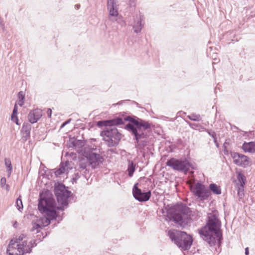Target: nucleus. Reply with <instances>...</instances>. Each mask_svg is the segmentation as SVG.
I'll list each match as a JSON object with an SVG mask.
<instances>
[{
	"label": "nucleus",
	"mask_w": 255,
	"mask_h": 255,
	"mask_svg": "<svg viewBox=\"0 0 255 255\" xmlns=\"http://www.w3.org/2000/svg\"><path fill=\"white\" fill-rule=\"evenodd\" d=\"M42 116V112L40 110L35 109L29 112L28 119L31 124L35 123Z\"/></svg>",
	"instance_id": "nucleus-16"
},
{
	"label": "nucleus",
	"mask_w": 255,
	"mask_h": 255,
	"mask_svg": "<svg viewBox=\"0 0 255 255\" xmlns=\"http://www.w3.org/2000/svg\"><path fill=\"white\" fill-rule=\"evenodd\" d=\"M70 162L68 161H66L64 163H61L60 165L59 168L55 171V174L56 176H60L61 174L67 172L69 171V165Z\"/></svg>",
	"instance_id": "nucleus-18"
},
{
	"label": "nucleus",
	"mask_w": 255,
	"mask_h": 255,
	"mask_svg": "<svg viewBox=\"0 0 255 255\" xmlns=\"http://www.w3.org/2000/svg\"><path fill=\"white\" fill-rule=\"evenodd\" d=\"M237 179L239 182L240 183V185L244 186L245 184L246 177L242 173L239 172L238 173Z\"/></svg>",
	"instance_id": "nucleus-23"
},
{
	"label": "nucleus",
	"mask_w": 255,
	"mask_h": 255,
	"mask_svg": "<svg viewBox=\"0 0 255 255\" xmlns=\"http://www.w3.org/2000/svg\"><path fill=\"white\" fill-rule=\"evenodd\" d=\"M4 164L6 167V173L7 177H10L12 170V167L11 165V161L9 159H5L4 160Z\"/></svg>",
	"instance_id": "nucleus-21"
},
{
	"label": "nucleus",
	"mask_w": 255,
	"mask_h": 255,
	"mask_svg": "<svg viewBox=\"0 0 255 255\" xmlns=\"http://www.w3.org/2000/svg\"><path fill=\"white\" fill-rule=\"evenodd\" d=\"M168 235L170 239L180 248L183 250H188L190 249L193 239L192 236L184 232L169 231Z\"/></svg>",
	"instance_id": "nucleus-7"
},
{
	"label": "nucleus",
	"mask_w": 255,
	"mask_h": 255,
	"mask_svg": "<svg viewBox=\"0 0 255 255\" xmlns=\"http://www.w3.org/2000/svg\"><path fill=\"white\" fill-rule=\"evenodd\" d=\"M126 120L129 123L126 126L125 128L133 136L135 147L136 148L144 147L148 141L146 130L150 129L151 124L136 117L129 116L127 118Z\"/></svg>",
	"instance_id": "nucleus-1"
},
{
	"label": "nucleus",
	"mask_w": 255,
	"mask_h": 255,
	"mask_svg": "<svg viewBox=\"0 0 255 255\" xmlns=\"http://www.w3.org/2000/svg\"><path fill=\"white\" fill-rule=\"evenodd\" d=\"M131 25L134 32L136 33L140 32L144 25L143 16L140 13L134 16Z\"/></svg>",
	"instance_id": "nucleus-15"
},
{
	"label": "nucleus",
	"mask_w": 255,
	"mask_h": 255,
	"mask_svg": "<svg viewBox=\"0 0 255 255\" xmlns=\"http://www.w3.org/2000/svg\"><path fill=\"white\" fill-rule=\"evenodd\" d=\"M6 179L4 177H3L0 180V185L1 188H4V186L6 185Z\"/></svg>",
	"instance_id": "nucleus-31"
},
{
	"label": "nucleus",
	"mask_w": 255,
	"mask_h": 255,
	"mask_svg": "<svg viewBox=\"0 0 255 255\" xmlns=\"http://www.w3.org/2000/svg\"><path fill=\"white\" fill-rule=\"evenodd\" d=\"M209 134L214 139V141L215 143H216L217 139L216 138V133L214 131L209 130L208 131Z\"/></svg>",
	"instance_id": "nucleus-29"
},
{
	"label": "nucleus",
	"mask_w": 255,
	"mask_h": 255,
	"mask_svg": "<svg viewBox=\"0 0 255 255\" xmlns=\"http://www.w3.org/2000/svg\"><path fill=\"white\" fill-rule=\"evenodd\" d=\"M209 188L214 194L219 195L221 193V190L220 187L215 184L212 183L210 184Z\"/></svg>",
	"instance_id": "nucleus-22"
},
{
	"label": "nucleus",
	"mask_w": 255,
	"mask_h": 255,
	"mask_svg": "<svg viewBox=\"0 0 255 255\" xmlns=\"http://www.w3.org/2000/svg\"><path fill=\"white\" fill-rule=\"evenodd\" d=\"M242 149L245 152L255 153V142H245L243 144Z\"/></svg>",
	"instance_id": "nucleus-19"
},
{
	"label": "nucleus",
	"mask_w": 255,
	"mask_h": 255,
	"mask_svg": "<svg viewBox=\"0 0 255 255\" xmlns=\"http://www.w3.org/2000/svg\"><path fill=\"white\" fill-rule=\"evenodd\" d=\"M93 150V149L90 151H85L84 156L87 158L89 165L92 168H95L102 163L103 158L100 154L94 152Z\"/></svg>",
	"instance_id": "nucleus-10"
},
{
	"label": "nucleus",
	"mask_w": 255,
	"mask_h": 255,
	"mask_svg": "<svg viewBox=\"0 0 255 255\" xmlns=\"http://www.w3.org/2000/svg\"><path fill=\"white\" fill-rule=\"evenodd\" d=\"M31 129V125L28 123H24L23 124L21 133L22 134V138L24 140H26L29 137L30 135V131Z\"/></svg>",
	"instance_id": "nucleus-17"
},
{
	"label": "nucleus",
	"mask_w": 255,
	"mask_h": 255,
	"mask_svg": "<svg viewBox=\"0 0 255 255\" xmlns=\"http://www.w3.org/2000/svg\"><path fill=\"white\" fill-rule=\"evenodd\" d=\"M24 104V100H18V105L22 107Z\"/></svg>",
	"instance_id": "nucleus-39"
},
{
	"label": "nucleus",
	"mask_w": 255,
	"mask_h": 255,
	"mask_svg": "<svg viewBox=\"0 0 255 255\" xmlns=\"http://www.w3.org/2000/svg\"><path fill=\"white\" fill-rule=\"evenodd\" d=\"M72 144L75 147H81L84 146V142L82 140H75L72 142Z\"/></svg>",
	"instance_id": "nucleus-25"
},
{
	"label": "nucleus",
	"mask_w": 255,
	"mask_h": 255,
	"mask_svg": "<svg viewBox=\"0 0 255 255\" xmlns=\"http://www.w3.org/2000/svg\"><path fill=\"white\" fill-rule=\"evenodd\" d=\"M119 2L118 0H107V9L109 11V19L115 21L119 15Z\"/></svg>",
	"instance_id": "nucleus-12"
},
{
	"label": "nucleus",
	"mask_w": 255,
	"mask_h": 255,
	"mask_svg": "<svg viewBox=\"0 0 255 255\" xmlns=\"http://www.w3.org/2000/svg\"><path fill=\"white\" fill-rule=\"evenodd\" d=\"M137 184H135L132 189V194L134 198L140 202L148 200L151 196V192L149 191L143 192L137 187Z\"/></svg>",
	"instance_id": "nucleus-14"
},
{
	"label": "nucleus",
	"mask_w": 255,
	"mask_h": 255,
	"mask_svg": "<svg viewBox=\"0 0 255 255\" xmlns=\"http://www.w3.org/2000/svg\"><path fill=\"white\" fill-rule=\"evenodd\" d=\"M238 194L240 199H242L244 195V186L240 185L238 187Z\"/></svg>",
	"instance_id": "nucleus-27"
},
{
	"label": "nucleus",
	"mask_w": 255,
	"mask_h": 255,
	"mask_svg": "<svg viewBox=\"0 0 255 255\" xmlns=\"http://www.w3.org/2000/svg\"><path fill=\"white\" fill-rule=\"evenodd\" d=\"M54 192L58 203L62 206V207L58 209H63L62 208L66 207L68 204V200L71 195V192L63 184H58L55 186Z\"/></svg>",
	"instance_id": "nucleus-8"
},
{
	"label": "nucleus",
	"mask_w": 255,
	"mask_h": 255,
	"mask_svg": "<svg viewBox=\"0 0 255 255\" xmlns=\"http://www.w3.org/2000/svg\"><path fill=\"white\" fill-rule=\"evenodd\" d=\"M0 25L1 26L3 30H4V23L1 18L0 17Z\"/></svg>",
	"instance_id": "nucleus-34"
},
{
	"label": "nucleus",
	"mask_w": 255,
	"mask_h": 255,
	"mask_svg": "<svg viewBox=\"0 0 255 255\" xmlns=\"http://www.w3.org/2000/svg\"><path fill=\"white\" fill-rule=\"evenodd\" d=\"M136 0H129V4L130 6H134Z\"/></svg>",
	"instance_id": "nucleus-33"
},
{
	"label": "nucleus",
	"mask_w": 255,
	"mask_h": 255,
	"mask_svg": "<svg viewBox=\"0 0 255 255\" xmlns=\"http://www.w3.org/2000/svg\"><path fill=\"white\" fill-rule=\"evenodd\" d=\"M245 254L246 255H249V249L248 247L245 249Z\"/></svg>",
	"instance_id": "nucleus-40"
},
{
	"label": "nucleus",
	"mask_w": 255,
	"mask_h": 255,
	"mask_svg": "<svg viewBox=\"0 0 255 255\" xmlns=\"http://www.w3.org/2000/svg\"><path fill=\"white\" fill-rule=\"evenodd\" d=\"M3 188L5 189L6 191H8L9 190V187L8 185H7V184H6L4 186V188Z\"/></svg>",
	"instance_id": "nucleus-41"
},
{
	"label": "nucleus",
	"mask_w": 255,
	"mask_h": 255,
	"mask_svg": "<svg viewBox=\"0 0 255 255\" xmlns=\"http://www.w3.org/2000/svg\"><path fill=\"white\" fill-rule=\"evenodd\" d=\"M28 238L21 234L10 241L7 249L8 255H23L30 253L32 248L36 245L34 240L27 242Z\"/></svg>",
	"instance_id": "nucleus-5"
},
{
	"label": "nucleus",
	"mask_w": 255,
	"mask_h": 255,
	"mask_svg": "<svg viewBox=\"0 0 255 255\" xmlns=\"http://www.w3.org/2000/svg\"><path fill=\"white\" fill-rule=\"evenodd\" d=\"M18 97L19 100H24V94L23 93V92L20 91L19 92L18 94Z\"/></svg>",
	"instance_id": "nucleus-32"
},
{
	"label": "nucleus",
	"mask_w": 255,
	"mask_h": 255,
	"mask_svg": "<svg viewBox=\"0 0 255 255\" xmlns=\"http://www.w3.org/2000/svg\"><path fill=\"white\" fill-rule=\"evenodd\" d=\"M167 214L175 223L181 227H184L187 224L191 211L189 208L181 204L167 209Z\"/></svg>",
	"instance_id": "nucleus-6"
},
{
	"label": "nucleus",
	"mask_w": 255,
	"mask_h": 255,
	"mask_svg": "<svg viewBox=\"0 0 255 255\" xmlns=\"http://www.w3.org/2000/svg\"><path fill=\"white\" fill-rule=\"evenodd\" d=\"M213 58V59L214 60V61H213V64H217V63H218L219 62V60L217 59L216 57H212Z\"/></svg>",
	"instance_id": "nucleus-38"
},
{
	"label": "nucleus",
	"mask_w": 255,
	"mask_h": 255,
	"mask_svg": "<svg viewBox=\"0 0 255 255\" xmlns=\"http://www.w3.org/2000/svg\"><path fill=\"white\" fill-rule=\"evenodd\" d=\"M16 206L19 211H20L23 209V205L22 200L20 199V196H19L16 200Z\"/></svg>",
	"instance_id": "nucleus-26"
},
{
	"label": "nucleus",
	"mask_w": 255,
	"mask_h": 255,
	"mask_svg": "<svg viewBox=\"0 0 255 255\" xmlns=\"http://www.w3.org/2000/svg\"><path fill=\"white\" fill-rule=\"evenodd\" d=\"M16 224H17V222H15V224H14V225H13V226H15V225H16Z\"/></svg>",
	"instance_id": "nucleus-43"
},
{
	"label": "nucleus",
	"mask_w": 255,
	"mask_h": 255,
	"mask_svg": "<svg viewBox=\"0 0 255 255\" xmlns=\"http://www.w3.org/2000/svg\"><path fill=\"white\" fill-rule=\"evenodd\" d=\"M47 114L49 118H51L52 114V110L51 109H48L47 111Z\"/></svg>",
	"instance_id": "nucleus-36"
},
{
	"label": "nucleus",
	"mask_w": 255,
	"mask_h": 255,
	"mask_svg": "<svg viewBox=\"0 0 255 255\" xmlns=\"http://www.w3.org/2000/svg\"><path fill=\"white\" fill-rule=\"evenodd\" d=\"M188 118L194 121H200L201 120V117L199 115L192 114L188 116Z\"/></svg>",
	"instance_id": "nucleus-24"
},
{
	"label": "nucleus",
	"mask_w": 255,
	"mask_h": 255,
	"mask_svg": "<svg viewBox=\"0 0 255 255\" xmlns=\"http://www.w3.org/2000/svg\"><path fill=\"white\" fill-rule=\"evenodd\" d=\"M166 165L174 170L178 171H187L190 167L189 163L186 161H181L172 158L166 162Z\"/></svg>",
	"instance_id": "nucleus-11"
},
{
	"label": "nucleus",
	"mask_w": 255,
	"mask_h": 255,
	"mask_svg": "<svg viewBox=\"0 0 255 255\" xmlns=\"http://www.w3.org/2000/svg\"><path fill=\"white\" fill-rule=\"evenodd\" d=\"M86 167L87 166L85 164L81 163L80 164V171L83 172V173L85 175V176H86V172L87 171Z\"/></svg>",
	"instance_id": "nucleus-28"
},
{
	"label": "nucleus",
	"mask_w": 255,
	"mask_h": 255,
	"mask_svg": "<svg viewBox=\"0 0 255 255\" xmlns=\"http://www.w3.org/2000/svg\"><path fill=\"white\" fill-rule=\"evenodd\" d=\"M135 164L132 161H128V167L127 171L129 177H132L135 171Z\"/></svg>",
	"instance_id": "nucleus-20"
},
{
	"label": "nucleus",
	"mask_w": 255,
	"mask_h": 255,
	"mask_svg": "<svg viewBox=\"0 0 255 255\" xmlns=\"http://www.w3.org/2000/svg\"><path fill=\"white\" fill-rule=\"evenodd\" d=\"M11 118L12 121H13L14 122H15L17 125H18V120L17 117V115H13V113H12Z\"/></svg>",
	"instance_id": "nucleus-30"
},
{
	"label": "nucleus",
	"mask_w": 255,
	"mask_h": 255,
	"mask_svg": "<svg viewBox=\"0 0 255 255\" xmlns=\"http://www.w3.org/2000/svg\"><path fill=\"white\" fill-rule=\"evenodd\" d=\"M71 121V119H69L67 121H66V122H65L64 123H63L61 126V128H63L64 127H65L66 125H67L68 124H69Z\"/></svg>",
	"instance_id": "nucleus-35"
},
{
	"label": "nucleus",
	"mask_w": 255,
	"mask_h": 255,
	"mask_svg": "<svg viewBox=\"0 0 255 255\" xmlns=\"http://www.w3.org/2000/svg\"><path fill=\"white\" fill-rule=\"evenodd\" d=\"M38 209L43 216L38 219L33 224L31 231L35 230L39 232L38 229L48 226L50 221L56 219L57 214L56 212L55 200L52 198L40 197L38 204Z\"/></svg>",
	"instance_id": "nucleus-2"
},
{
	"label": "nucleus",
	"mask_w": 255,
	"mask_h": 255,
	"mask_svg": "<svg viewBox=\"0 0 255 255\" xmlns=\"http://www.w3.org/2000/svg\"><path fill=\"white\" fill-rule=\"evenodd\" d=\"M75 7H76V9H79V8H80V4H76V5H75Z\"/></svg>",
	"instance_id": "nucleus-42"
},
{
	"label": "nucleus",
	"mask_w": 255,
	"mask_h": 255,
	"mask_svg": "<svg viewBox=\"0 0 255 255\" xmlns=\"http://www.w3.org/2000/svg\"><path fill=\"white\" fill-rule=\"evenodd\" d=\"M208 220L206 226L199 230L202 238L210 246H214L217 242L220 243L222 235L220 230V222L216 212L209 213Z\"/></svg>",
	"instance_id": "nucleus-3"
},
{
	"label": "nucleus",
	"mask_w": 255,
	"mask_h": 255,
	"mask_svg": "<svg viewBox=\"0 0 255 255\" xmlns=\"http://www.w3.org/2000/svg\"><path fill=\"white\" fill-rule=\"evenodd\" d=\"M13 115H17V108L16 107V105H15L14 106L13 112H12Z\"/></svg>",
	"instance_id": "nucleus-37"
},
{
	"label": "nucleus",
	"mask_w": 255,
	"mask_h": 255,
	"mask_svg": "<svg viewBox=\"0 0 255 255\" xmlns=\"http://www.w3.org/2000/svg\"><path fill=\"white\" fill-rule=\"evenodd\" d=\"M123 123L122 119L119 118L113 120L102 121L97 123L99 127L106 126V129L101 132V135L107 142L109 146H116L121 138V134L113 126L121 125Z\"/></svg>",
	"instance_id": "nucleus-4"
},
{
	"label": "nucleus",
	"mask_w": 255,
	"mask_h": 255,
	"mask_svg": "<svg viewBox=\"0 0 255 255\" xmlns=\"http://www.w3.org/2000/svg\"><path fill=\"white\" fill-rule=\"evenodd\" d=\"M233 162L238 166L245 168L250 166L251 161L249 157L238 152L231 153Z\"/></svg>",
	"instance_id": "nucleus-13"
},
{
	"label": "nucleus",
	"mask_w": 255,
	"mask_h": 255,
	"mask_svg": "<svg viewBox=\"0 0 255 255\" xmlns=\"http://www.w3.org/2000/svg\"><path fill=\"white\" fill-rule=\"evenodd\" d=\"M190 189L193 194L201 200L207 199L210 193L205 186L201 183H195L190 185Z\"/></svg>",
	"instance_id": "nucleus-9"
}]
</instances>
